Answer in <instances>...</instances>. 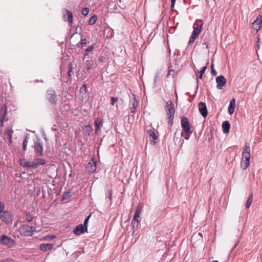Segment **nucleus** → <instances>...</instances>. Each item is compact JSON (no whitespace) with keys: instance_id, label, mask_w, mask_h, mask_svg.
I'll return each instance as SVG.
<instances>
[{"instance_id":"f257e3e1","label":"nucleus","mask_w":262,"mask_h":262,"mask_svg":"<svg viewBox=\"0 0 262 262\" xmlns=\"http://www.w3.org/2000/svg\"><path fill=\"white\" fill-rule=\"evenodd\" d=\"M18 231L21 235L25 236H32L34 232H36V228L33 226L28 225H24L19 228Z\"/></svg>"},{"instance_id":"f03ea898","label":"nucleus","mask_w":262,"mask_h":262,"mask_svg":"<svg viewBox=\"0 0 262 262\" xmlns=\"http://www.w3.org/2000/svg\"><path fill=\"white\" fill-rule=\"evenodd\" d=\"M1 243L5 246H7L8 248H12L14 247L16 245V243L15 241L8 237L5 234H3L1 236Z\"/></svg>"},{"instance_id":"7ed1b4c3","label":"nucleus","mask_w":262,"mask_h":262,"mask_svg":"<svg viewBox=\"0 0 262 262\" xmlns=\"http://www.w3.org/2000/svg\"><path fill=\"white\" fill-rule=\"evenodd\" d=\"M203 23L194 28L192 35L190 38L189 43L191 44L194 42L195 39L198 37L202 30Z\"/></svg>"},{"instance_id":"20e7f679","label":"nucleus","mask_w":262,"mask_h":262,"mask_svg":"<svg viewBox=\"0 0 262 262\" xmlns=\"http://www.w3.org/2000/svg\"><path fill=\"white\" fill-rule=\"evenodd\" d=\"M47 98L51 104L57 103V99L55 91L53 89H50L47 91Z\"/></svg>"},{"instance_id":"39448f33","label":"nucleus","mask_w":262,"mask_h":262,"mask_svg":"<svg viewBox=\"0 0 262 262\" xmlns=\"http://www.w3.org/2000/svg\"><path fill=\"white\" fill-rule=\"evenodd\" d=\"M181 126L183 128L185 133L190 134L191 133L190 131V124L188 119L185 117H182L181 118Z\"/></svg>"},{"instance_id":"423d86ee","label":"nucleus","mask_w":262,"mask_h":262,"mask_svg":"<svg viewBox=\"0 0 262 262\" xmlns=\"http://www.w3.org/2000/svg\"><path fill=\"white\" fill-rule=\"evenodd\" d=\"M34 150L36 156L42 157L43 155L42 144L39 142H34Z\"/></svg>"},{"instance_id":"0eeeda50","label":"nucleus","mask_w":262,"mask_h":262,"mask_svg":"<svg viewBox=\"0 0 262 262\" xmlns=\"http://www.w3.org/2000/svg\"><path fill=\"white\" fill-rule=\"evenodd\" d=\"M97 160L92 158L86 166V170L90 173L94 172L96 169Z\"/></svg>"},{"instance_id":"6e6552de","label":"nucleus","mask_w":262,"mask_h":262,"mask_svg":"<svg viewBox=\"0 0 262 262\" xmlns=\"http://www.w3.org/2000/svg\"><path fill=\"white\" fill-rule=\"evenodd\" d=\"M226 79L223 76H219L216 78V88L217 89L222 90L226 83Z\"/></svg>"},{"instance_id":"1a4fd4ad","label":"nucleus","mask_w":262,"mask_h":262,"mask_svg":"<svg viewBox=\"0 0 262 262\" xmlns=\"http://www.w3.org/2000/svg\"><path fill=\"white\" fill-rule=\"evenodd\" d=\"M166 112L168 116H174L175 111L173 104L171 100H168L166 102Z\"/></svg>"},{"instance_id":"9d476101","label":"nucleus","mask_w":262,"mask_h":262,"mask_svg":"<svg viewBox=\"0 0 262 262\" xmlns=\"http://www.w3.org/2000/svg\"><path fill=\"white\" fill-rule=\"evenodd\" d=\"M2 214L0 215V220L6 223H9L10 221L11 212L8 210H3Z\"/></svg>"},{"instance_id":"9b49d317","label":"nucleus","mask_w":262,"mask_h":262,"mask_svg":"<svg viewBox=\"0 0 262 262\" xmlns=\"http://www.w3.org/2000/svg\"><path fill=\"white\" fill-rule=\"evenodd\" d=\"M250 147L249 144L247 143L245 145L242 154V159H249L250 158Z\"/></svg>"},{"instance_id":"f8f14e48","label":"nucleus","mask_w":262,"mask_h":262,"mask_svg":"<svg viewBox=\"0 0 262 262\" xmlns=\"http://www.w3.org/2000/svg\"><path fill=\"white\" fill-rule=\"evenodd\" d=\"M262 24V16L259 15L256 19L252 23V28L257 31H258L261 28Z\"/></svg>"},{"instance_id":"ddd939ff","label":"nucleus","mask_w":262,"mask_h":262,"mask_svg":"<svg viewBox=\"0 0 262 262\" xmlns=\"http://www.w3.org/2000/svg\"><path fill=\"white\" fill-rule=\"evenodd\" d=\"M199 110L203 117H206L207 116L208 111L205 103L201 102L199 103Z\"/></svg>"},{"instance_id":"4468645a","label":"nucleus","mask_w":262,"mask_h":262,"mask_svg":"<svg viewBox=\"0 0 262 262\" xmlns=\"http://www.w3.org/2000/svg\"><path fill=\"white\" fill-rule=\"evenodd\" d=\"M84 232H86V229L83 224L77 225L73 231V232L76 235H79Z\"/></svg>"},{"instance_id":"2eb2a0df","label":"nucleus","mask_w":262,"mask_h":262,"mask_svg":"<svg viewBox=\"0 0 262 262\" xmlns=\"http://www.w3.org/2000/svg\"><path fill=\"white\" fill-rule=\"evenodd\" d=\"M130 104L131 107L130 108L132 113H135L136 111V107L138 106V102L135 98V95H133L130 98Z\"/></svg>"},{"instance_id":"dca6fc26","label":"nucleus","mask_w":262,"mask_h":262,"mask_svg":"<svg viewBox=\"0 0 262 262\" xmlns=\"http://www.w3.org/2000/svg\"><path fill=\"white\" fill-rule=\"evenodd\" d=\"M141 212V209L139 208H137L136 210L135 214L132 221L133 228L135 227L136 222L138 224L140 222L138 219L140 217Z\"/></svg>"},{"instance_id":"f3484780","label":"nucleus","mask_w":262,"mask_h":262,"mask_svg":"<svg viewBox=\"0 0 262 262\" xmlns=\"http://www.w3.org/2000/svg\"><path fill=\"white\" fill-rule=\"evenodd\" d=\"M147 133L149 135V137L152 139L149 141L150 143L152 145H155L156 143L155 140L157 139L156 134L151 129H149L147 131Z\"/></svg>"},{"instance_id":"a211bd4d","label":"nucleus","mask_w":262,"mask_h":262,"mask_svg":"<svg viewBox=\"0 0 262 262\" xmlns=\"http://www.w3.org/2000/svg\"><path fill=\"white\" fill-rule=\"evenodd\" d=\"M54 246L52 244H41L39 246V249L42 251H47L51 249Z\"/></svg>"},{"instance_id":"6ab92c4d","label":"nucleus","mask_w":262,"mask_h":262,"mask_svg":"<svg viewBox=\"0 0 262 262\" xmlns=\"http://www.w3.org/2000/svg\"><path fill=\"white\" fill-rule=\"evenodd\" d=\"M235 108V99H232L230 102V105L228 107V112L230 115H232L234 112Z\"/></svg>"},{"instance_id":"aec40b11","label":"nucleus","mask_w":262,"mask_h":262,"mask_svg":"<svg viewBox=\"0 0 262 262\" xmlns=\"http://www.w3.org/2000/svg\"><path fill=\"white\" fill-rule=\"evenodd\" d=\"M230 127V124L228 121H225L223 123L222 129L225 134L228 133Z\"/></svg>"},{"instance_id":"412c9836","label":"nucleus","mask_w":262,"mask_h":262,"mask_svg":"<svg viewBox=\"0 0 262 262\" xmlns=\"http://www.w3.org/2000/svg\"><path fill=\"white\" fill-rule=\"evenodd\" d=\"M250 164V160L249 159H242V161L241 164V167L242 169L243 170L246 169Z\"/></svg>"},{"instance_id":"4be33fe9","label":"nucleus","mask_w":262,"mask_h":262,"mask_svg":"<svg viewBox=\"0 0 262 262\" xmlns=\"http://www.w3.org/2000/svg\"><path fill=\"white\" fill-rule=\"evenodd\" d=\"M66 17H67V20L69 22H70V23L72 22V21H73L72 13L68 10H66V13L64 14H63V17L64 18H66Z\"/></svg>"},{"instance_id":"5701e85b","label":"nucleus","mask_w":262,"mask_h":262,"mask_svg":"<svg viewBox=\"0 0 262 262\" xmlns=\"http://www.w3.org/2000/svg\"><path fill=\"white\" fill-rule=\"evenodd\" d=\"M13 133V130L11 128L7 129L5 133V135H7L9 138V141L10 143H11V142H12Z\"/></svg>"},{"instance_id":"b1692460","label":"nucleus","mask_w":262,"mask_h":262,"mask_svg":"<svg viewBox=\"0 0 262 262\" xmlns=\"http://www.w3.org/2000/svg\"><path fill=\"white\" fill-rule=\"evenodd\" d=\"M92 130L93 128L91 125H86L83 128V132L85 134L90 135Z\"/></svg>"},{"instance_id":"393cba45","label":"nucleus","mask_w":262,"mask_h":262,"mask_svg":"<svg viewBox=\"0 0 262 262\" xmlns=\"http://www.w3.org/2000/svg\"><path fill=\"white\" fill-rule=\"evenodd\" d=\"M198 237H200V239L202 240V238H203L202 234L201 233H194L191 237V242H194L195 239Z\"/></svg>"},{"instance_id":"a878e982","label":"nucleus","mask_w":262,"mask_h":262,"mask_svg":"<svg viewBox=\"0 0 262 262\" xmlns=\"http://www.w3.org/2000/svg\"><path fill=\"white\" fill-rule=\"evenodd\" d=\"M7 114V107L6 105H4L2 108L1 117L6 118Z\"/></svg>"},{"instance_id":"bb28decb","label":"nucleus","mask_w":262,"mask_h":262,"mask_svg":"<svg viewBox=\"0 0 262 262\" xmlns=\"http://www.w3.org/2000/svg\"><path fill=\"white\" fill-rule=\"evenodd\" d=\"M97 16L96 15H93L90 19L89 24L90 25H94L97 20Z\"/></svg>"},{"instance_id":"cd10ccee","label":"nucleus","mask_w":262,"mask_h":262,"mask_svg":"<svg viewBox=\"0 0 262 262\" xmlns=\"http://www.w3.org/2000/svg\"><path fill=\"white\" fill-rule=\"evenodd\" d=\"M253 201V194H251L246 202V206L247 208H249L251 206Z\"/></svg>"},{"instance_id":"c85d7f7f","label":"nucleus","mask_w":262,"mask_h":262,"mask_svg":"<svg viewBox=\"0 0 262 262\" xmlns=\"http://www.w3.org/2000/svg\"><path fill=\"white\" fill-rule=\"evenodd\" d=\"M176 75V72L173 69H169L168 72L167 77L170 79H173L174 77V75Z\"/></svg>"},{"instance_id":"c756f323","label":"nucleus","mask_w":262,"mask_h":262,"mask_svg":"<svg viewBox=\"0 0 262 262\" xmlns=\"http://www.w3.org/2000/svg\"><path fill=\"white\" fill-rule=\"evenodd\" d=\"M95 64V67H96V64H94L93 61H86V68L88 70H91L93 68V66Z\"/></svg>"},{"instance_id":"7c9ffc66","label":"nucleus","mask_w":262,"mask_h":262,"mask_svg":"<svg viewBox=\"0 0 262 262\" xmlns=\"http://www.w3.org/2000/svg\"><path fill=\"white\" fill-rule=\"evenodd\" d=\"M35 161L37 165H39V164L40 165H44L46 163V161L45 159H40V158L36 159L35 160Z\"/></svg>"},{"instance_id":"2f4dec72","label":"nucleus","mask_w":262,"mask_h":262,"mask_svg":"<svg viewBox=\"0 0 262 262\" xmlns=\"http://www.w3.org/2000/svg\"><path fill=\"white\" fill-rule=\"evenodd\" d=\"M28 139L29 138H28V136H26L23 141V150H25L26 149L28 142Z\"/></svg>"},{"instance_id":"473e14b6","label":"nucleus","mask_w":262,"mask_h":262,"mask_svg":"<svg viewBox=\"0 0 262 262\" xmlns=\"http://www.w3.org/2000/svg\"><path fill=\"white\" fill-rule=\"evenodd\" d=\"M91 217V215H89L84 221V224L83 225L84 227L85 228L86 232L88 231V223L90 217Z\"/></svg>"},{"instance_id":"72a5a7b5","label":"nucleus","mask_w":262,"mask_h":262,"mask_svg":"<svg viewBox=\"0 0 262 262\" xmlns=\"http://www.w3.org/2000/svg\"><path fill=\"white\" fill-rule=\"evenodd\" d=\"M55 237H56V236L54 235H47L44 237L43 239L45 241H51V240L55 238Z\"/></svg>"},{"instance_id":"f704fd0d","label":"nucleus","mask_w":262,"mask_h":262,"mask_svg":"<svg viewBox=\"0 0 262 262\" xmlns=\"http://www.w3.org/2000/svg\"><path fill=\"white\" fill-rule=\"evenodd\" d=\"M89 8H87V7H85V8H84L82 10V15L85 16L86 15H88V14L89 13Z\"/></svg>"},{"instance_id":"c9c22d12","label":"nucleus","mask_w":262,"mask_h":262,"mask_svg":"<svg viewBox=\"0 0 262 262\" xmlns=\"http://www.w3.org/2000/svg\"><path fill=\"white\" fill-rule=\"evenodd\" d=\"M71 195L70 193L69 192H65L63 195H62V199L63 200H67L70 198Z\"/></svg>"},{"instance_id":"e433bc0d","label":"nucleus","mask_w":262,"mask_h":262,"mask_svg":"<svg viewBox=\"0 0 262 262\" xmlns=\"http://www.w3.org/2000/svg\"><path fill=\"white\" fill-rule=\"evenodd\" d=\"M174 116H168V123L170 126H171L173 123V120Z\"/></svg>"},{"instance_id":"4c0bfd02","label":"nucleus","mask_w":262,"mask_h":262,"mask_svg":"<svg viewBox=\"0 0 262 262\" xmlns=\"http://www.w3.org/2000/svg\"><path fill=\"white\" fill-rule=\"evenodd\" d=\"M33 217L32 216V215L31 214H30V213L26 214V220L28 222H31L33 220Z\"/></svg>"},{"instance_id":"58836bf2","label":"nucleus","mask_w":262,"mask_h":262,"mask_svg":"<svg viewBox=\"0 0 262 262\" xmlns=\"http://www.w3.org/2000/svg\"><path fill=\"white\" fill-rule=\"evenodd\" d=\"M211 73L212 74L214 75V76H216L217 74V72L216 71V70L214 69V64L213 63H212L211 64Z\"/></svg>"},{"instance_id":"ea45409f","label":"nucleus","mask_w":262,"mask_h":262,"mask_svg":"<svg viewBox=\"0 0 262 262\" xmlns=\"http://www.w3.org/2000/svg\"><path fill=\"white\" fill-rule=\"evenodd\" d=\"M93 46H89L85 51L84 55L86 56V55H88V52H91L92 50H93Z\"/></svg>"},{"instance_id":"a19ab883","label":"nucleus","mask_w":262,"mask_h":262,"mask_svg":"<svg viewBox=\"0 0 262 262\" xmlns=\"http://www.w3.org/2000/svg\"><path fill=\"white\" fill-rule=\"evenodd\" d=\"M86 85L85 84H84L83 85L80 89V92L81 93L83 94V93H85V92H86Z\"/></svg>"},{"instance_id":"79ce46f5","label":"nucleus","mask_w":262,"mask_h":262,"mask_svg":"<svg viewBox=\"0 0 262 262\" xmlns=\"http://www.w3.org/2000/svg\"><path fill=\"white\" fill-rule=\"evenodd\" d=\"M95 132H96V133H97L98 130V119H96L95 120Z\"/></svg>"},{"instance_id":"37998d69","label":"nucleus","mask_w":262,"mask_h":262,"mask_svg":"<svg viewBox=\"0 0 262 262\" xmlns=\"http://www.w3.org/2000/svg\"><path fill=\"white\" fill-rule=\"evenodd\" d=\"M69 70L68 71V76L70 77L71 76V72L72 71V66L71 64H69Z\"/></svg>"},{"instance_id":"c03bdc74","label":"nucleus","mask_w":262,"mask_h":262,"mask_svg":"<svg viewBox=\"0 0 262 262\" xmlns=\"http://www.w3.org/2000/svg\"><path fill=\"white\" fill-rule=\"evenodd\" d=\"M182 136L184 137L186 140H188L190 137L189 134H186L185 132L182 133Z\"/></svg>"},{"instance_id":"a18cd8bd","label":"nucleus","mask_w":262,"mask_h":262,"mask_svg":"<svg viewBox=\"0 0 262 262\" xmlns=\"http://www.w3.org/2000/svg\"><path fill=\"white\" fill-rule=\"evenodd\" d=\"M26 161L25 159H20V165L24 167L26 166Z\"/></svg>"},{"instance_id":"49530a36","label":"nucleus","mask_w":262,"mask_h":262,"mask_svg":"<svg viewBox=\"0 0 262 262\" xmlns=\"http://www.w3.org/2000/svg\"><path fill=\"white\" fill-rule=\"evenodd\" d=\"M5 208V205L3 203L0 202V213L3 212Z\"/></svg>"},{"instance_id":"de8ad7c7","label":"nucleus","mask_w":262,"mask_h":262,"mask_svg":"<svg viewBox=\"0 0 262 262\" xmlns=\"http://www.w3.org/2000/svg\"><path fill=\"white\" fill-rule=\"evenodd\" d=\"M86 43H87L86 39H82L81 42V48H82L83 47L85 46L86 45Z\"/></svg>"},{"instance_id":"09e8293b","label":"nucleus","mask_w":262,"mask_h":262,"mask_svg":"<svg viewBox=\"0 0 262 262\" xmlns=\"http://www.w3.org/2000/svg\"><path fill=\"white\" fill-rule=\"evenodd\" d=\"M37 166V165H36L35 161L31 162L30 168H35Z\"/></svg>"},{"instance_id":"8fccbe9b","label":"nucleus","mask_w":262,"mask_h":262,"mask_svg":"<svg viewBox=\"0 0 262 262\" xmlns=\"http://www.w3.org/2000/svg\"><path fill=\"white\" fill-rule=\"evenodd\" d=\"M206 69H207V66L204 67L202 68V69L199 72L200 74H201V75H203V74L205 72Z\"/></svg>"},{"instance_id":"3c124183","label":"nucleus","mask_w":262,"mask_h":262,"mask_svg":"<svg viewBox=\"0 0 262 262\" xmlns=\"http://www.w3.org/2000/svg\"><path fill=\"white\" fill-rule=\"evenodd\" d=\"M12 259L11 258H7L0 260V262H11Z\"/></svg>"},{"instance_id":"603ef678","label":"nucleus","mask_w":262,"mask_h":262,"mask_svg":"<svg viewBox=\"0 0 262 262\" xmlns=\"http://www.w3.org/2000/svg\"><path fill=\"white\" fill-rule=\"evenodd\" d=\"M117 101V98H114V97H112L111 98V104L112 105H114L115 102H116Z\"/></svg>"},{"instance_id":"864d4df0","label":"nucleus","mask_w":262,"mask_h":262,"mask_svg":"<svg viewBox=\"0 0 262 262\" xmlns=\"http://www.w3.org/2000/svg\"><path fill=\"white\" fill-rule=\"evenodd\" d=\"M5 119V118L2 117H1L0 118V123L2 126L3 125Z\"/></svg>"},{"instance_id":"5fc2aeb1","label":"nucleus","mask_w":262,"mask_h":262,"mask_svg":"<svg viewBox=\"0 0 262 262\" xmlns=\"http://www.w3.org/2000/svg\"><path fill=\"white\" fill-rule=\"evenodd\" d=\"M176 0H171V8L174 7V4H175V3H176Z\"/></svg>"},{"instance_id":"6e6d98bb","label":"nucleus","mask_w":262,"mask_h":262,"mask_svg":"<svg viewBox=\"0 0 262 262\" xmlns=\"http://www.w3.org/2000/svg\"><path fill=\"white\" fill-rule=\"evenodd\" d=\"M31 162H26V164L25 167L30 168Z\"/></svg>"},{"instance_id":"4d7b16f0","label":"nucleus","mask_w":262,"mask_h":262,"mask_svg":"<svg viewBox=\"0 0 262 262\" xmlns=\"http://www.w3.org/2000/svg\"><path fill=\"white\" fill-rule=\"evenodd\" d=\"M261 43V42L259 40V39H258L257 40V46H258V48H259V44Z\"/></svg>"},{"instance_id":"13d9d810","label":"nucleus","mask_w":262,"mask_h":262,"mask_svg":"<svg viewBox=\"0 0 262 262\" xmlns=\"http://www.w3.org/2000/svg\"><path fill=\"white\" fill-rule=\"evenodd\" d=\"M202 76H203V75H201V74H200L199 78L200 79H202Z\"/></svg>"},{"instance_id":"bf43d9fd","label":"nucleus","mask_w":262,"mask_h":262,"mask_svg":"<svg viewBox=\"0 0 262 262\" xmlns=\"http://www.w3.org/2000/svg\"><path fill=\"white\" fill-rule=\"evenodd\" d=\"M96 152H97V155H98V148H97Z\"/></svg>"},{"instance_id":"052dcab7","label":"nucleus","mask_w":262,"mask_h":262,"mask_svg":"<svg viewBox=\"0 0 262 262\" xmlns=\"http://www.w3.org/2000/svg\"><path fill=\"white\" fill-rule=\"evenodd\" d=\"M112 194H110V200H112Z\"/></svg>"},{"instance_id":"680f3d73","label":"nucleus","mask_w":262,"mask_h":262,"mask_svg":"<svg viewBox=\"0 0 262 262\" xmlns=\"http://www.w3.org/2000/svg\"><path fill=\"white\" fill-rule=\"evenodd\" d=\"M212 262H219V261H217V260H213V261H212Z\"/></svg>"}]
</instances>
